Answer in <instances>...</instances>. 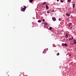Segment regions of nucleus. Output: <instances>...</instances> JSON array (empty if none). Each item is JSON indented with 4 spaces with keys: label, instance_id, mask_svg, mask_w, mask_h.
Masks as SVG:
<instances>
[{
    "label": "nucleus",
    "instance_id": "13",
    "mask_svg": "<svg viewBox=\"0 0 76 76\" xmlns=\"http://www.w3.org/2000/svg\"><path fill=\"white\" fill-rule=\"evenodd\" d=\"M47 13H50V11H47Z\"/></svg>",
    "mask_w": 76,
    "mask_h": 76
},
{
    "label": "nucleus",
    "instance_id": "1",
    "mask_svg": "<svg viewBox=\"0 0 76 76\" xmlns=\"http://www.w3.org/2000/svg\"><path fill=\"white\" fill-rule=\"evenodd\" d=\"M24 7L23 8L22 10L21 11L22 12H23V11H25L26 9V6H24Z\"/></svg>",
    "mask_w": 76,
    "mask_h": 76
},
{
    "label": "nucleus",
    "instance_id": "24",
    "mask_svg": "<svg viewBox=\"0 0 76 76\" xmlns=\"http://www.w3.org/2000/svg\"><path fill=\"white\" fill-rule=\"evenodd\" d=\"M57 1H59V0H57Z\"/></svg>",
    "mask_w": 76,
    "mask_h": 76
},
{
    "label": "nucleus",
    "instance_id": "26",
    "mask_svg": "<svg viewBox=\"0 0 76 76\" xmlns=\"http://www.w3.org/2000/svg\"><path fill=\"white\" fill-rule=\"evenodd\" d=\"M53 12H54V10H53Z\"/></svg>",
    "mask_w": 76,
    "mask_h": 76
},
{
    "label": "nucleus",
    "instance_id": "4",
    "mask_svg": "<svg viewBox=\"0 0 76 76\" xmlns=\"http://www.w3.org/2000/svg\"><path fill=\"white\" fill-rule=\"evenodd\" d=\"M65 35L66 38H68V35L67 34H65Z\"/></svg>",
    "mask_w": 76,
    "mask_h": 76
},
{
    "label": "nucleus",
    "instance_id": "6",
    "mask_svg": "<svg viewBox=\"0 0 76 76\" xmlns=\"http://www.w3.org/2000/svg\"><path fill=\"white\" fill-rule=\"evenodd\" d=\"M44 25H48V23L45 22L44 23Z\"/></svg>",
    "mask_w": 76,
    "mask_h": 76
},
{
    "label": "nucleus",
    "instance_id": "7",
    "mask_svg": "<svg viewBox=\"0 0 76 76\" xmlns=\"http://www.w3.org/2000/svg\"><path fill=\"white\" fill-rule=\"evenodd\" d=\"M71 0H67L68 2H69V3L71 2Z\"/></svg>",
    "mask_w": 76,
    "mask_h": 76
},
{
    "label": "nucleus",
    "instance_id": "15",
    "mask_svg": "<svg viewBox=\"0 0 76 76\" xmlns=\"http://www.w3.org/2000/svg\"><path fill=\"white\" fill-rule=\"evenodd\" d=\"M42 22H45V20L44 19H43L42 20Z\"/></svg>",
    "mask_w": 76,
    "mask_h": 76
},
{
    "label": "nucleus",
    "instance_id": "11",
    "mask_svg": "<svg viewBox=\"0 0 76 76\" xmlns=\"http://www.w3.org/2000/svg\"><path fill=\"white\" fill-rule=\"evenodd\" d=\"M64 46H67V45L66 44H64Z\"/></svg>",
    "mask_w": 76,
    "mask_h": 76
},
{
    "label": "nucleus",
    "instance_id": "18",
    "mask_svg": "<svg viewBox=\"0 0 76 76\" xmlns=\"http://www.w3.org/2000/svg\"><path fill=\"white\" fill-rule=\"evenodd\" d=\"M58 20H59V21H60V20H61V19L59 18Z\"/></svg>",
    "mask_w": 76,
    "mask_h": 76
},
{
    "label": "nucleus",
    "instance_id": "3",
    "mask_svg": "<svg viewBox=\"0 0 76 76\" xmlns=\"http://www.w3.org/2000/svg\"><path fill=\"white\" fill-rule=\"evenodd\" d=\"M66 16H67L68 17H69L70 16V14H66Z\"/></svg>",
    "mask_w": 76,
    "mask_h": 76
},
{
    "label": "nucleus",
    "instance_id": "8",
    "mask_svg": "<svg viewBox=\"0 0 76 76\" xmlns=\"http://www.w3.org/2000/svg\"><path fill=\"white\" fill-rule=\"evenodd\" d=\"M34 0H30V3H32L33 1H34Z\"/></svg>",
    "mask_w": 76,
    "mask_h": 76
},
{
    "label": "nucleus",
    "instance_id": "21",
    "mask_svg": "<svg viewBox=\"0 0 76 76\" xmlns=\"http://www.w3.org/2000/svg\"><path fill=\"white\" fill-rule=\"evenodd\" d=\"M74 41H76V40H75V39H74Z\"/></svg>",
    "mask_w": 76,
    "mask_h": 76
},
{
    "label": "nucleus",
    "instance_id": "25",
    "mask_svg": "<svg viewBox=\"0 0 76 76\" xmlns=\"http://www.w3.org/2000/svg\"><path fill=\"white\" fill-rule=\"evenodd\" d=\"M69 56H71V54H69Z\"/></svg>",
    "mask_w": 76,
    "mask_h": 76
},
{
    "label": "nucleus",
    "instance_id": "10",
    "mask_svg": "<svg viewBox=\"0 0 76 76\" xmlns=\"http://www.w3.org/2000/svg\"><path fill=\"white\" fill-rule=\"evenodd\" d=\"M41 22V20H39L38 21V22H39V23H40Z\"/></svg>",
    "mask_w": 76,
    "mask_h": 76
},
{
    "label": "nucleus",
    "instance_id": "20",
    "mask_svg": "<svg viewBox=\"0 0 76 76\" xmlns=\"http://www.w3.org/2000/svg\"><path fill=\"white\" fill-rule=\"evenodd\" d=\"M73 39V37H72V38L71 39V40H72V39Z\"/></svg>",
    "mask_w": 76,
    "mask_h": 76
},
{
    "label": "nucleus",
    "instance_id": "27",
    "mask_svg": "<svg viewBox=\"0 0 76 76\" xmlns=\"http://www.w3.org/2000/svg\"><path fill=\"white\" fill-rule=\"evenodd\" d=\"M71 28H72V27H71Z\"/></svg>",
    "mask_w": 76,
    "mask_h": 76
},
{
    "label": "nucleus",
    "instance_id": "17",
    "mask_svg": "<svg viewBox=\"0 0 76 76\" xmlns=\"http://www.w3.org/2000/svg\"><path fill=\"white\" fill-rule=\"evenodd\" d=\"M43 4H46V2H44L43 3Z\"/></svg>",
    "mask_w": 76,
    "mask_h": 76
},
{
    "label": "nucleus",
    "instance_id": "14",
    "mask_svg": "<svg viewBox=\"0 0 76 76\" xmlns=\"http://www.w3.org/2000/svg\"><path fill=\"white\" fill-rule=\"evenodd\" d=\"M60 54V53H58L57 54V56H59Z\"/></svg>",
    "mask_w": 76,
    "mask_h": 76
},
{
    "label": "nucleus",
    "instance_id": "19",
    "mask_svg": "<svg viewBox=\"0 0 76 76\" xmlns=\"http://www.w3.org/2000/svg\"><path fill=\"white\" fill-rule=\"evenodd\" d=\"M64 43H63V44H62V46H64Z\"/></svg>",
    "mask_w": 76,
    "mask_h": 76
},
{
    "label": "nucleus",
    "instance_id": "12",
    "mask_svg": "<svg viewBox=\"0 0 76 76\" xmlns=\"http://www.w3.org/2000/svg\"><path fill=\"white\" fill-rule=\"evenodd\" d=\"M49 29H50V30H51L52 29V27H50L49 28Z\"/></svg>",
    "mask_w": 76,
    "mask_h": 76
},
{
    "label": "nucleus",
    "instance_id": "5",
    "mask_svg": "<svg viewBox=\"0 0 76 76\" xmlns=\"http://www.w3.org/2000/svg\"><path fill=\"white\" fill-rule=\"evenodd\" d=\"M46 9H48V6L46 5Z\"/></svg>",
    "mask_w": 76,
    "mask_h": 76
},
{
    "label": "nucleus",
    "instance_id": "28",
    "mask_svg": "<svg viewBox=\"0 0 76 76\" xmlns=\"http://www.w3.org/2000/svg\"><path fill=\"white\" fill-rule=\"evenodd\" d=\"M75 49H76V48Z\"/></svg>",
    "mask_w": 76,
    "mask_h": 76
},
{
    "label": "nucleus",
    "instance_id": "22",
    "mask_svg": "<svg viewBox=\"0 0 76 76\" xmlns=\"http://www.w3.org/2000/svg\"><path fill=\"white\" fill-rule=\"evenodd\" d=\"M74 43L76 44V42H74Z\"/></svg>",
    "mask_w": 76,
    "mask_h": 76
},
{
    "label": "nucleus",
    "instance_id": "23",
    "mask_svg": "<svg viewBox=\"0 0 76 76\" xmlns=\"http://www.w3.org/2000/svg\"><path fill=\"white\" fill-rule=\"evenodd\" d=\"M69 40H70V39H71V38H69Z\"/></svg>",
    "mask_w": 76,
    "mask_h": 76
},
{
    "label": "nucleus",
    "instance_id": "2",
    "mask_svg": "<svg viewBox=\"0 0 76 76\" xmlns=\"http://www.w3.org/2000/svg\"><path fill=\"white\" fill-rule=\"evenodd\" d=\"M52 19L53 21H55L56 20V18H52Z\"/></svg>",
    "mask_w": 76,
    "mask_h": 76
},
{
    "label": "nucleus",
    "instance_id": "16",
    "mask_svg": "<svg viewBox=\"0 0 76 76\" xmlns=\"http://www.w3.org/2000/svg\"><path fill=\"white\" fill-rule=\"evenodd\" d=\"M61 3H63V1L62 0H61Z\"/></svg>",
    "mask_w": 76,
    "mask_h": 76
},
{
    "label": "nucleus",
    "instance_id": "9",
    "mask_svg": "<svg viewBox=\"0 0 76 76\" xmlns=\"http://www.w3.org/2000/svg\"><path fill=\"white\" fill-rule=\"evenodd\" d=\"M75 4H73V7L75 8Z\"/></svg>",
    "mask_w": 76,
    "mask_h": 76
}]
</instances>
